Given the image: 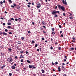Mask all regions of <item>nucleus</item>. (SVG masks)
<instances>
[{"mask_svg": "<svg viewBox=\"0 0 76 76\" xmlns=\"http://www.w3.org/2000/svg\"><path fill=\"white\" fill-rule=\"evenodd\" d=\"M55 10H54L52 12V15H55V17H58V16L57 15H56V13H59V11H56Z\"/></svg>", "mask_w": 76, "mask_h": 76, "instance_id": "obj_1", "label": "nucleus"}, {"mask_svg": "<svg viewBox=\"0 0 76 76\" xmlns=\"http://www.w3.org/2000/svg\"><path fill=\"white\" fill-rule=\"evenodd\" d=\"M36 4H37V8H40L41 7V4H40L39 3V2H37V3H36Z\"/></svg>", "mask_w": 76, "mask_h": 76, "instance_id": "obj_2", "label": "nucleus"}, {"mask_svg": "<svg viewBox=\"0 0 76 76\" xmlns=\"http://www.w3.org/2000/svg\"><path fill=\"white\" fill-rule=\"evenodd\" d=\"M7 61L10 62V63H11L12 62V59L11 57L7 59Z\"/></svg>", "mask_w": 76, "mask_h": 76, "instance_id": "obj_3", "label": "nucleus"}, {"mask_svg": "<svg viewBox=\"0 0 76 76\" xmlns=\"http://www.w3.org/2000/svg\"><path fill=\"white\" fill-rule=\"evenodd\" d=\"M28 67L29 68H31L32 69H36V67L35 66H34V65H29L28 66Z\"/></svg>", "mask_w": 76, "mask_h": 76, "instance_id": "obj_4", "label": "nucleus"}, {"mask_svg": "<svg viewBox=\"0 0 76 76\" xmlns=\"http://www.w3.org/2000/svg\"><path fill=\"white\" fill-rule=\"evenodd\" d=\"M61 9L63 11H64L65 10V8L63 6H61Z\"/></svg>", "mask_w": 76, "mask_h": 76, "instance_id": "obj_5", "label": "nucleus"}, {"mask_svg": "<svg viewBox=\"0 0 76 76\" xmlns=\"http://www.w3.org/2000/svg\"><path fill=\"white\" fill-rule=\"evenodd\" d=\"M65 2H64V0H62V2L64 4L66 5L67 4V2L65 1Z\"/></svg>", "mask_w": 76, "mask_h": 76, "instance_id": "obj_6", "label": "nucleus"}, {"mask_svg": "<svg viewBox=\"0 0 76 76\" xmlns=\"http://www.w3.org/2000/svg\"><path fill=\"white\" fill-rule=\"evenodd\" d=\"M57 6L58 7V8L60 9H61V6L60 5V4H58L57 5Z\"/></svg>", "mask_w": 76, "mask_h": 76, "instance_id": "obj_7", "label": "nucleus"}, {"mask_svg": "<svg viewBox=\"0 0 76 76\" xmlns=\"http://www.w3.org/2000/svg\"><path fill=\"white\" fill-rule=\"evenodd\" d=\"M19 58H24V56H23L22 55H20V56L19 57Z\"/></svg>", "mask_w": 76, "mask_h": 76, "instance_id": "obj_8", "label": "nucleus"}, {"mask_svg": "<svg viewBox=\"0 0 76 76\" xmlns=\"http://www.w3.org/2000/svg\"><path fill=\"white\" fill-rule=\"evenodd\" d=\"M11 68L12 69H15V67L14 65L12 66L11 67Z\"/></svg>", "mask_w": 76, "mask_h": 76, "instance_id": "obj_9", "label": "nucleus"}, {"mask_svg": "<svg viewBox=\"0 0 76 76\" xmlns=\"http://www.w3.org/2000/svg\"><path fill=\"white\" fill-rule=\"evenodd\" d=\"M41 70L42 71V73H44L45 72V71H44V70L43 69H42Z\"/></svg>", "mask_w": 76, "mask_h": 76, "instance_id": "obj_10", "label": "nucleus"}, {"mask_svg": "<svg viewBox=\"0 0 76 76\" xmlns=\"http://www.w3.org/2000/svg\"><path fill=\"white\" fill-rule=\"evenodd\" d=\"M5 67V65H3V66H2L1 67V69H4V67Z\"/></svg>", "mask_w": 76, "mask_h": 76, "instance_id": "obj_11", "label": "nucleus"}, {"mask_svg": "<svg viewBox=\"0 0 76 76\" xmlns=\"http://www.w3.org/2000/svg\"><path fill=\"white\" fill-rule=\"evenodd\" d=\"M3 34L4 35H7V33H6L5 32H3Z\"/></svg>", "mask_w": 76, "mask_h": 76, "instance_id": "obj_12", "label": "nucleus"}, {"mask_svg": "<svg viewBox=\"0 0 76 76\" xmlns=\"http://www.w3.org/2000/svg\"><path fill=\"white\" fill-rule=\"evenodd\" d=\"M26 61L27 63H28L29 64H31V62H30V61H29V60H27Z\"/></svg>", "mask_w": 76, "mask_h": 76, "instance_id": "obj_13", "label": "nucleus"}, {"mask_svg": "<svg viewBox=\"0 0 76 76\" xmlns=\"http://www.w3.org/2000/svg\"><path fill=\"white\" fill-rule=\"evenodd\" d=\"M58 71L59 72H60L61 71V68L59 67H58Z\"/></svg>", "mask_w": 76, "mask_h": 76, "instance_id": "obj_14", "label": "nucleus"}, {"mask_svg": "<svg viewBox=\"0 0 76 76\" xmlns=\"http://www.w3.org/2000/svg\"><path fill=\"white\" fill-rule=\"evenodd\" d=\"M17 49H18V50H21V49H21L20 48L18 47H18H17Z\"/></svg>", "mask_w": 76, "mask_h": 76, "instance_id": "obj_15", "label": "nucleus"}, {"mask_svg": "<svg viewBox=\"0 0 76 76\" xmlns=\"http://www.w3.org/2000/svg\"><path fill=\"white\" fill-rule=\"evenodd\" d=\"M13 5L15 7H16L17 6V5L16 4L13 3Z\"/></svg>", "mask_w": 76, "mask_h": 76, "instance_id": "obj_16", "label": "nucleus"}, {"mask_svg": "<svg viewBox=\"0 0 76 76\" xmlns=\"http://www.w3.org/2000/svg\"><path fill=\"white\" fill-rule=\"evenodd\" d=\"M1 56H4V53H1Z\"/></svg>", "mask_w": 76, "mask_h": 76, "instance_id": "obj_17", "label": "nucleus"}, {"mask_svg": "<svg viewBox=\"0 0 76 76\" xmlns=\"http://www.w3.org/2000/svg\"><path fill=\"white\" fill-rule=\"evenodd\" d=\"M18 44H21V42L20 41H18Z\"/></svg>", "mask_w": 76, "mask_h": 76, "instance_id": "obj_18", "label": "nucleus"}, {"mask_svg": "<svg viewBox=\"0 0 76 76\" xmlns=\"http://www.w3.org/2000/svg\"><path fill=\"white\" fill-rule=\"evenodd\" d=\"M52 34L53 35H55V32L54 31H52Z\"/></svg>", "mask_w": 76, "mask_h": 76, "instance_id": "obj_19", "label": "nucleus"}, {"mask_svg": "<svg viewBox=\"0 0 76 76\" xmlns=\"http://www.w3.org/2000/svg\"><path fill=\"white\" fill-rule=\"evenodd\" d=\"M39 29H40V30L42 31V30H43V28H42V27H40V28H39Z\"/></svg>", "mask_w": 76, "mask_h": 76, "instance_id": "obj_20", "label": "nucleus"}, {"mask_svg": "<svg viewBox=\"0 0 76 76\" xmlns=\"http://www.w3.org/2000/svg\"><path fill=\"white\" fill-rule=\"evenodd\" d=\"M18 20V21L20 22L21 21V20H22V19L21 18H19Z\"/></svg>", "mask_w": 76, "mask_h": 76, "instance_id": "obj_21", "label": "nucleus"}, {"mask_svg": "<svg viewBox=\"0 0 76 76\" xmlns=\"http://www.w3.org/2000/svg\"><path fill=\"white\" fill-rule=\"evenodd\" d=\"M70 49L71 50H74V48H70Z\"/></svg>", "mask_w": 76, "mask_h": 76, "instance_id": "obj_22", "label": "nucleus"}, {"mask_svg": "<svg viewBox=\"0 0 76 76\" xmlns=\"http://www.w3.org/2000/svg\"><path fill=\"white\" fill-rule=\"evenodd\" d=\"M25 39V37H21V39H22V40H23L24 39Z\"/></svg>", "mask_w": 76, "mask_h": 76, "instance_id": "obj_23", "label": "nucleus"}, {"mask_svg": "<svg viewBox=\"0 0 76 76\" xmlns=\"http://www.w3.org/2000/svg\"><path fill=\"white\" fill-rule=\"evenodd\" d=\"M45 22L44 21H42V23L43 25H45Z\"/></svg>", "mask_w": 76, "mask_h": 76, "instance_id": "obj_24", "label": "nucleus"}, {"mask_svg": "<svg viewBox=\"0 0 76 76\" xmlns=\"http://www.w3.org/2000/svg\"><path fill=\"white\" fill-rule=\"evenodd\" d=\"M8 28L9 29H10V28H11V27L10 26H8Z\"/></svg>", "mask_w": 76, "mask_h": 76, "instance_id": "obj_25", "label": "nucleus"}, {"mask_svg": "<svg viewBox=\"0 0 76 76\" xmlns=\"http://www.w3.org/2000/svg\"><path fill=\"white\" fill-rule=\"evenodd\" d=\"M9 75L10 76H11L12 75V74L11 73H10L9 74Z\"/></svg>", "mask_w": 76, "mask_h": 76, "instance_id": "obj_26", "label": "nucleus"}, {"mask_svg": "<svg viewBox=\"0 0 76 76\" xmlns=\"http://www.w3.org/2000/svg\"><path fill=\"white\" fill-rule=\"evenodd\" d=\"M69 18L70 19H73V18L72 17H70Z\"/></svg>", "mask_w": 76, "mask_h": 76, "instance_id": "obj_27", "label": "nucleus"}, {"mask_svg": "<svg viewBox=\"0 0 76 76\" xmlns=\"http://www.w3.org/2000/svg\"><path fill=\"white\" fill-rule=\"evenodd\" d=\"M32 43H33V44H34L35 43V42H34V40H33L32 42H31Z\"/></svg>", "mask_w": 76, "mask_h": 76, "instance_id": "obj_28", "label": "nucleus"}, {"mask_svg": "<svg viewBox=\"0 0 76 76\" xmlns=\"http://www.w3.org/2000/svg\"><path fill=\"white\" fill-rule=\"evenodd\" d=\"M63 15H64V16H66V14H65V13H63Z\"/></svg>", "mask_w": 76, "mask_h": 76, "instance_id": "obj_29", "label": "nucleus"}, {"mask_svg": "<svg viewBox=\"0 0 76 76\" xmlns=\"http://www.w3.org/2000/svg\"><path fill=\"white\" fill-rule=\"evenodd\" d=\"M20 61H21V62H23V59H21L20 60Z\"/></svg>", "mask_w": 76, "mask_h": 76, "instance_id": "obj_30", "label": "nucleus"}, {"mask_svg": "<svg viewBox=\"0 0 76 76\" xmlns=\"http://www.w3.org/2000/svg\"><path fill=\"white\" fill-rule=\"evenodd\" d=\"M37 46H38V44H36L35 45V47H36V48L37 47Z\"/></svg>", "mask_w": 76, "mask_h": 76, "instance_id": "obj_31", "label": "nucleus"}, {"mask_svg": "<svg viewBox=\"0 0 76 76\" xmlns=\"http://www.w3.org/2000/svg\"><path fill=\"white\" fill-rule=\"evenodd\" d=\"M20 53H21L22 54H23V50H22L21 51H20Z\"/></svg>", "mask_w": 76, "mask_h": 76, "instance_id": "obj_32", "label": "nucleus"}, {"mask_svg": "<svg viewBox=\"0 0 76 76\" xmlns=\"http://www.w3.org/2000/svg\"><path fill=\"white\" fill-rule=\"evenodd\" d=\"M8 50H9V51H11L12 49H11V48H8Z\"/></svg>", "mask_w": 76, "mask_h": 76, "instance_id": "obj_33", "label": "nucleus"}, {"mask_svg": "<svg viewBox=\"0 0 76 76\" xmlns=\"http://www.w3.org/2000/svg\"><path fill=\"white\" fill-rule=\"evenodd\" d=\"M42 27H43L44 28H45V29H46V27L45 26H43Z\"/></svg>", "mask_w": 76, "mask_h": 76, "instance_id": "obj_34", "label": "nucleus"}, {"mask_svg": "<svg viewBox=\"0 0 76 76\" xmlns=\"http://www.w3.org/2000/svg\"><path fill=\"white\" fill-rule=\"evenodd\" d=\"M8 0L10 3H12V1L11 0Z\"/></svg>", "mask_w": 76, "mask_h": 76, "instance_id": "obj_35", "label": "nucleus"}, {"mask_svg": "<svg viewBox=\"0 0 76 76\" xmlns=\"http://www.w3.org/2000/svg\"><path fill=\"white\" fill-rule=\"evenodd\" d=\"M44 39H45V38H44V37H42V41H43L44 40Z\"/></svg>", "mask_w": 76, "mask_h": 76, "instance_id": "obj_36", "label": "nucleus"}, {"mask_svg": "<svg viewBox=\"0 0 76 76\" xmlns=\"http://www.w3.org/2000/svg\"><path fill=\"white\" fill-rule=\"evenodd\" d=\"M69 14L70 15H69V16H71L72 15V14L70 13H69Z\"/></svg>", "mask_w": 76, "mask_h": 76, "instance_id": "obj_37", "label": "nucleus"}, {"mask_svg": "<svg viewBox=\"0 0 76 76\" xmlns=\"http://www.w3.org/2000/svg\"><path fill=\"white\" fill-rule=\"evenodd\" d=\"M15 59H18V57L17 56H15Z\"/></svg>", "mask_w": 76, "mask_h": 76, "instance_id": "obj_38", "label": "nucleus"}, {"mask_svg": "<svg viewBox=\"0 0 76 76\" xmlns=\"http://www.w3.org/2000/svg\"><path fill=\"white\" fill-rule=\"evenodd\" d=\"M7 24H8V25H10L11 24L10 23H7Z\"/></svg>", "mask_w": 76, "mask_h": 76, "instance_id": "obj_39", "label": "nucleus"}, {"mask_svg": "<svg viewBox=\"0 0 76 76\" xmlns=\"http://www.w3.org/2000/svg\"><path fill=\"white\" fill-rule=\"evenodd\" d=\"M5 31L6 32H7L8 31V30L7 29H5Z\"/></svg>", "mask_w": 76, "mask_h": 76, "instance_id": "obj_40", "label": "nucleus"}, {"mask_svg": "<svg viewBox=\"0 0 76 76\" xmlns=\"http://www.w3.org/2000/svg\"><path fill=\"white\" fill-rule=\"evenodd\" d=\"M0 3H1V4H3V2L2 1H1V2H0Z\"/></svg>", "mask_w": 76, "mask_h": 76, "instance_id": "obj_41", "label": "nucleus"}, {"mask_svg": "<svg viewBox=\"0 0 76 76\" xmlns=\"http://www.w3.org/2000/svg\"><path fill=\"white\" fill-rule=\"evenodd\" d=\"M11 7H12V8H15V7L13 6V5H11Z\"/></svg>", "mask_w": 76, "mask_h": 76, "instance_id": "obj_42", "label": "nucleus"}, {"mask_svg": "<svg viewBox=\"0 0 76 76\" xmlns=\"http://www.w3.org/2000/svg\"><path fill=\"white\" fill-rule=\"evenodd\" d=\"M20 9V7H18V8H17L19 10V9Z\"/></svg>", "mask_w": 76, "mask_h": 76, "instance_id": "obj_43", "label": "nucleus"}, {"mask_svg": "<svg viewBox=\"0 0 76 76\" xmlns=\"http://www.w3.org/2000/svg\"><path fill=\"white\" fill-rule=\"evenodd\" d=\"M52 30L53 31H54V29L53 28H52Z\"/></svg>", "mask_w": 76, "mask_h": 76, "instance_id": "obj_44", "label": "nucleus"}, {"mask_svg": "<svg viewBox=\"0 0 76 76\" xmlns=\"http://www.w3.org/2000/svg\"><path fill=\"white\" fill-rule=\"evenodd\" d=\"M18 19H17V18H15V21H18Z\"/></svg>", "mask_w": 76, "mask_h": 76, "instance_id": "obj_45", "label": "nucleus"}, {"mask_svg": "<svg viewBox=\"0 0 76 76\" xmlns=\"http://www.w3.org/2000/svg\"><path fill=\"white\" fill-rule=\"evenodd\" d=\"M27 4L28 5H31V2H29Z\"/></svg>", "mask_w": 76, "mask_h": 76, "instance_id": "obj_46", "label": "nucleus"}, {"mask_svg": "<svg viewBox=\"0 0 76 76\" xmlns=\"http://www.w3.org/2000/svg\"><path fill=\"white\" fill-rule=\"evenodd\" d=\"M27 7H28V8H30L31 7H30V5H27Z\"/></svg>", "mask_w": 76, "mask_h": 76, "instance_id": "obj_47", "label": "nucleus"}, {"mask_svg": "<svg viewBox=\"0 0 76 76\" xmlns=\"http://www.w3.org/2000/svg\"><path fill=\"white\" fill-rule=\"evenodd\" d=\"M55 64H58V63L57 62H55Z\"/></svg>", "mask_w": 76, "mask_h": 76, "instance_id": "obj_48", "label": "nucleus"}, {"mask_svg": "<svg viewBox=\"0 0 76 76\" xmlns=\"http://www.w3.org/2000/svg\"><path fill=\"white\" fill-rule=\"evenodd\" d=\"M61 66L62 67V68H64V66L63 65H62V66Z\"/></svg>", "mask_w": 76, "mask_h": 76, "instance_id": "obj_49", "label": "nucleus"}, {"mask_svg": "<svg viewBox=\"0 0 76 76\" xmlns=\"http://www.w3.org/2000/svg\"><path fill=\"white\" fill-rule=\"evenodd\" d=\"M37 51H39V49H37Z\"/></svg>", "mask_w": 76, "mask_h": 76, "instance_id": "obj_50", "label": "nucleus"}, {"mask_svg": "<svg viewBox=\"0 0 76 76\" xmlns=\"http://www.w3.org/2000/svg\"><path fill=\"white\" fill-rule=\"evenodd\" d=\"M9 34H12V32H10L9 33Z\"/></svg>", "mask_w": 76, "mask_h": 76, "instance_id": "obj_51", "label": "nucleus"}, {"mask_svg": "<svg viewBox=\"0 0 76 76\" xmlns=\"http://www.w3.org/2000/svg\"><path fill=\"white\" fill-rule=\"evenodd\" d=\"M59 28H61V26L60 25H59Z\"/></svg>", "mask_w": 76, "mask_h": 76, "instance_id": "obj_52", "label": "nucleus"}, {"mask_svg": "<svg viewBox=\"0 0 76 76\" xmlns=\"http://www.w3.org/2000/svg\"><path fill=\"white\" fill-rule=\"evenodd\" d=\"M26 54H27L28 53V51H26Z\"/></svg>", "mask_w": 76, "mask_h": 76, "instance_id": "obj_53", "label": "nucleus"}, {"mask_svg": "<svg viewBox=\"0 0 76 76\" xmlns=\"http://www.w3.org/2000/svg\"><path fill=\"white\" fill-rule=\"evenodd\" d=\"M11 20H13V21H14V20H15L14 19V18H12L11 19Z\"/></svg>", "mask_w": 76, "mask_h": 76, "instance_id": "obj_54", "label": "nucleus"}, {"mask_svg": "<svg viewBox=\"0 0 76 76\" xmlns=\"http://www.w3.org/2000/svg\"><path fill=\"white\" fill-rule=\"evenodd\" d=\"M55 44H56V45H57L58 44V42H56L55 43Z\"/></svg>", "mask_w": 76, "mask_h": 76, "instance_id": "obj_55", "label": "nucleus"}, {"mask_svg": "<svg viewBox=\"0 0 76 76\" xmlns=\"http://www.w3.org/2000/svg\"><path fill=\"white\" fill-rule=\"evenodd\" d=\"M3 25L5 26V23H3Z\"/></svg>", "mask_w": 76, "mask_h": 76, "instance_id": "obj_56", "label": "nucleus"}, {"mask_svg": "<svg viewBox=\"0 0 76 76\" xmlns=\"http://www.w3.org/2000/svg\"><path fill=\"white\" fill-rule=\"evenodd\" d=\"M58 49L59 50H61V47H59V48H58Z\"/></svg>", "mask_w": 76, "mask_h": 76, "instance_id": "obj_57", "label": "nucleus"}, {"mask_svg": "<svg viewBox=\"0 0 76 76\" xmlns=\"http://www.w3.org/2000/svg\"><path fill=\"white\" fill-rule=\"evenodd\" d=\"M28 34H31V32L30 31H28Z\"/></svg>", "mask_w": 76, "mask_h": 76, "instance_id": "obj_58", "label": "nucleus"}, {"mask_svg": "<svg viewBox=\"0 0 76 76\" xmlns=\"http://www.w3.org/2000/svg\"><path fill=\"white\" fill-rule=\"evenodd\" d=\"M16 71L18 72L19 71V69H17L16 70Z\"/></svg>", "mask_w": 76, "mask_h": 76, "instance_id": "obj_59", "label": "nucleus"}, {"mask_svg": "<svg viewBox=\"0 0 76 76\" xmlns=\"http://www.w3.org/2000/svg\"><path fill=\"white\" fill-rule=\"evenodd\" d=\"M3 34L2 33V32H1L0 33V35H1V36H2V34Z\"/></svg>", "mask_w": 76, "mask_h": 76, "instance_id": "obj_60", "label": "nucleus"}, {"mask_svg": "<svg viewBox=\"0 0 76 76\" xmlns=\"http://www.w3.org/2000/svg\"><path fill=\"white\" fill-rule=\"evenodd\" d=\"M67 56H65V58H66V59H67Z\"/></svg>", "mask_w": 76, "mask_h": 76, "instance_id": "obj_61", "label": "nucleus"}, {"mask_svg": "<svg viewBox=\"0 0 76 76\" xmlns=\"http://www.w3.org/2000/svg\"><path fill=\"white\" fill-rule=\"evenodd\" d=\"M32 24L33 25H34V22H32Z\"/></svg>", "mask_w": 76, "mask_h": 76, "instance_id": "obj_62", "label": "nucleus"}, {"mask_svg": "<svg viewBox=\"0 0 76 76\" xmlns=\"http://www.w3.org/2000/svg\"><path fill=\"white\" fill-rule=\"evenodd\" d=\"M52 64L53 65H54V64L53 62H52Z\"/></svg>", "mask_w": 76, "mask_h": 76, "instance_id": "obj_63", "label": "nucleus"}, {"mask_svg": "<svg viewBox=\"0 0 76 76\" xmlns=\"http://www.w3.org/2000/svg\"><path fill=\"white\" fill-rule=\"evenodd\" d=\"M50 49L52 50L53 49V47H50Z\"/></svg>", "mask_w": 76, "mask_h": 76, "instance_id": "obj_64", "label": "nucleus"}]
</instances>
